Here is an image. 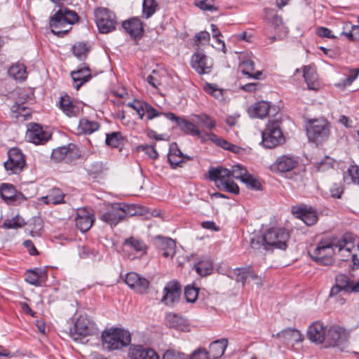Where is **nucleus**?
<instances>
[{"mask_svg": "<svg viewBox=\"0 0 359 359\" xmlns=\"http://www.w3.org/2000/svg\"><path fill=\"white\" fill-rule=\"evenodd\" d=\"M24 224V219L19 216L6 219L4 222V226L6 229H18L22 227Z\"/></svg>", "mask_w": 359, "mask_h": 359, "instance_id": "nucleus-54", "label": "nucleus"}, {"mask_svg": "<svg viewBox=\"0 0 359 359\" xmlns=\"http://www.w3.org/2000/svg\"><path fill=\"white\" fill-rule=\"evenodd\" d=\"M303 76L309 89H318V75L314 67L310 65L305 66L303 69Z\"/></svg>", "mask_w": 359, "mask_h": 359, "instance_id": "nucleus-37", "label": "nucleus"}, {"mask_svg": "<svg viewBox=\"0 0 359 359\" xmlns=\"http://www.w3.org/2000/svg\"><path fill=\"white\" fill-rule=\"evenodd\" d=\"M213 0H195V5L203 11H216L217 7L213 4Z\"/></svg>", "mask_w": 359, "mask_h": 359, "instance_id": "nucleus-55", "label": "nucleus"}, {"mask_svg": "<svg viewBox=\"0 0 359 359\" xmlns=\"http://www.w3.org/2000/svg\"><path fill=\"white\" fill-rule=\"evenodd\" d=\"M0 195L7 203H14L22 196L13 184L6 183L1 185Z\"/></svg>", "mask_w": 359, "mask_h": 359, "instance_id": "nucleus-30", "label": "nucleus"}, {"mask_svg": "<svg viewBox=\"0 0 359 359\" xmlns=\"http://www.w3.org/2000/svg\"><path fill=\"white\" fill-rule=\"evenodd\" d=\"M79 16L75 11L67 8H60L50 17L49 25L51 32L59 37H63L71 30V25L77 22Z\"/></svg>", "mask_w": 359, "mask_h": 359, "instance_id": "nucleus-4", "label": "nucleus"}, {"mask_svg": "<svg viewBox=\"0 0 359 359\" xmlns=\"http://www.w3.org/2000/svg\"><path fill=\"white\" fill-rule=\"evenodd\" d=\"M241 67L243 68L241 72L244 75H247L249 78L252 79H259L262 75L260 71H257L255 73H251L255 70V62L252 60H245L241 63Z\"/></svg>", "mask_w": 359, "mask_h": 359, "instance_id": "nucleus-41", "label": "nucleus"}, {"mask_svg": "<svg viewBox=\"0 0 359 359\" xmlns=\"http://www.w3.org/2000/svg\"><path fill=\"white\" fill-rule=\"evenodd\" d=\"M165 321L168 327L179 330H184L187 326L184 318L172 313H169L166 315Z\"/></svg>", "mask_w": 359, "mask_h": 359, "instance_id": "nucleus-38", "label": "nucleus"}, {"mask_svg": "<svg viewBox=\"0 0 359 359\" xmlns=\"http://www.w3.org/2000/svg\"><path fill=\"white\" fill-rule=\"evenodd\" d=\"M208 351L204 348H198L191 354L189 359H209Z\"/></svg>", "mask_w": 359, "mask_h": 359, "instance_id": "nucleus-63", "label": "nucleus"}, {"mask_svg": "<svg viewBox=\"0 0 359 359\" xmlns=\"http://www.w3.org/2000/svg\"><path fill=\"white\" fill-rule=\"evenodd\" d=\"M198 295V290L191 285H187L184 290V296L188 302H195Z\"/></svg>", "mask_w": 359, "mask_h": 359, "instance_id": "nucleus-56", "label": "nucleus"}, {"mask_svg": "<svg viewBox=\"0 0 359 359\" xmlns=\"http://www.w3.org/2000/svg\"><path fill=\"white\" fill-rule=\"evenodd\" d=\"M124 251L128 253V258L133 260L147 254V245L139 238L131 236L123 241Z\"/></svg>", "mask_w": 359, "mask_h": 359, "instance_id": "nucleus-11", "label": "nucleus"}, {"mask_svg": "<svg viewBox=\"0 0 359 359\" xmlns=\"http://www.w3.org/2000/svg\"><path fill=\"white\" fill-rule=\"evenodd\" d=\"M147 104V102H146L135 100L132 102H128L127 106L134 109L137 113L140 119H143L145 116V107Z\"/></svg>", "mask_w": 359, "mask_h": 359, "instance_id": "nucleus-50", "label": "nucleus"}, {"mask_svg": "<svg viewBox=\"0 0 359 359\" xmlns=\"http://www.w3.org/2000/svg\"><path fill=\"white\" fill-rule=\"evenodd\" d=\"M180 130L186 134L193 136L201 137V132L192 122L182 118L177 126Z\"/></svg>", "mask_w": 359, "mask_h": 359, "instance_id": "nucleus-40", "label": "nucleus"}, {"mask_svg": "<svg viewBox=\"0 0 359 359\" xmlns=\"http://www.w3.org/2000/svg\"><path fill=\"white\" fill-rule=\"evenodd\" d=\"M233 273L236 276V280L238 282L245 284L251 280L252 281V280L257 279L256 284L259 286L262 285L261 278L256 275L250 267L236 269L233 270Z\"/></svg>", "mask_w": 359, "mask_h": 359, "instance_id": "nucleus-28", "label": "nucleus"}, {"mask_svg": "<svg viewBox=\"0 0 359 359\" xmlns=\"http://www.w3.org/2000/svg\"><path fill=\"white\" fill-rule=\"evenodd\" d=\"M129 355L131 359H159L158 354L151 348L137 345L130 347Z\"/></svg>", "mask_w": 359, "mask_h": 359, "instance_id": "nucleus-27", "label": "nucleus"}, {"mask_svg": "<svg viewBox=\"0 0 359 359\" xmlns=\"http://www.w3.org/2000/svg\"><path fill=\"white\" fill-rule=\"evenodd\" d=\"M344 179L347 182L350 180L351 182L359 186V167L357 165H351L344 176Z\"/></svg>", "mask_w": 359, "mask_h": 359, "instance_id": "nucleus-53", "label": "nucleus"}, {"mask_svg": "<svg viewBox=\"0 0 359 359\" xmlns=\"http://www.w3.org/2000/svg\"><path fill=\"white\" fill-rule=\"evenodd\" d=\"M297 164L294 158L284 155L276 159V162L271 165V170L276 172H286L296 168Z\"/></svg>", "mask_w": 359, "mask_h": 359, "instance_id": "nucleus-26", "label": "nucleus"}, {"mask_svg": "<svg viewBox=\"0 0 359 359\" xmlns=\"http://www.w3.org/2000/svg\"><path fill=\"white\" fill-rule=\"evenodd\" d=\"M327 330L323 323L319 321L314 322L308 328L307 337L312 342L321 344L325 341Z\"/></svg>", "mask_w": 359, "mask_h": 359, "instance_id": "nucleus-24", "label": "nucleus"}, {"mask_svg": "<svg viewBox=\"0 0 359 359\" xmlns=\"http://www.w3.org/2000/svg\"><path fill=\"white\" fill-rule=\"evenodd\" d=\"M162 114V112L158 111L151 104L147 103V106L145 107V115L147 116V120H151L153 118H157Z\"/></svg>", "mask_w": 359, "mask_h": 359, "instance_id": "nucleus-62", "label": "nucleus"}, {"mask_svg": "<svg viewBox=\"0 0 359 359\" xmlns=\"http://www.w3.org/2000/svg\"><path fill=\"white\" fill-rule=\"evenodd\" d=\"M180 292V285L177 281L168 283L163 289L164 294L161 300L162 302L165 305L172 306L175 302L178 301Z\"/></svg>", "mask_w": 359, "mask_h": 359, "instance_id": "nucleus-21", "label": "nucleus"}, {"mask_svg": "<svg viewBox=\"0 0 359 359\" xmlns=\"http://www.w3.org/2000/svg\"><path fill=\"white\" fill-rule=\"evenodd\" d=\"M65 194L60 189L53 187L48 191L46 196L41 198V201L45 204L55 205L65 203Z\"/></svg>", "mask_w": 359, "mask_h": 359, "instance_id": "nucleus-31", "label": "nucleus"}, {"mask_svg": "<svg viewBox=\"0 0 359 359\" xmlns=\"http://www.w3.org/2000/svg\"><path fill=\"white\" fill-rule=\"evenodd\" d=\"M191 66L198 74H208L212 71L213 62L204 53L197 50L191 56Z\"/></svg>", "mask_w": 359, "mask_h": 359, "instance_id": "nucleus-13", "label": "nucleus"}, {"mask_svg": "<svg viewBox=\"0 0 359 359\" xmlns=\"http://www.w3.org/2000/svg\"><path fill=\"white\" fill-rule=\"evenodd\" d=\"M269 109V102L260 101L252 105L248 109V113L252 118H263L268 115Z\"/></svg>", "mask_w": 359, "mask_h": 359, "instance_id": "nucleus-36", "label": "nucleus"}, {"mask_svg": "<svg viewBox=\"0 0 359 359\" xmlns=\"http://www.w3.org/2000/svg\"><path fill=\"white\" fill-rule=\"evenodd\" d=\"M306 130L309 142L323 144L330 135V123L325 118L311 119L306 124Z\"/></svg>", "mask_w": 359, "mask_h": 359, "instance_id": "nucleus-7", "label": "nucleus"}, {"mask_svg": "<svg viewBox=\"0 0 359 359\" xmlns=\"http://www.w3.org/2000/svg\"><path fill=\"white\" fill-rule=\"evenodd\" d=\"M96 325L86 316H79L74 326L70 330V336L74 341H81L84 337L97 334Z\"/></svg>", "mask_w": 359, "mask_h": 359, "instance_id": "nucleus-9", "label": "nucleus"}, {"mask_svg": "<svg viewBox=\"0 0 359 359\" xmlns=\"http://www.w3.org/2000/svg\"><path fill=\"white\" fill-rule=\"evenodd\" d=\"M276 337L282 339L284 343L294 344L300 342L304 337L301 332L294 328H287L278 332Z\"/></svg>", "mask_w": 359, "mask_h": 359, "instance_id": "nucleus-32", "label": "nucleus"}, {"mask_svg": "<svg viewBox=\"0 0 359 359\" xmlns=\"http://www.w3.org/2000/svg\"><path fill=\"white\" fill-rule=\"evenodd\" d=\"M353 279L348 276L340 273L336 276L335 285L330 290V296L338 294L340 291L349 292Z\"/></svg>", "mask_w": 359, "mask_h": 359, "instance_id": "nucleus-29", "label": "nucleus"}, {"mask_svg": "<svg viewBox=\"0 0 359 359\" xmlns=\"http://www.w3.org/2000/svg\"><path fill=\"white\" fill-rule=\"evenodd\" d=\"M266 18L271 23V25L273 27L275 32L278 36L285 34L287 33V31L283 24L282 18L278 15L274 11L266 10Z\"/></svg>", "mask_w": 359, "mask_h": 359, "instance_id": "nucleus-35", "label": "nucleus"}, {"mask_svg": "<svg viewBox=\"0 0 359 359\" xmlns=\"http://www.w3.org/2000/svg\"><path fill=\"white\" fill-rule=\"evenodd\" d=\"M194 116L202 126L209 130H212L216 126V121L206 114H197L194 115Z\"/></svg>", "mask_w": 359, "mask_h": 359, "instance_id": "nucleus-52", "label": "nucleus"}, {"mask_svg": "<svg viewBox=\"0 0 359 359\" xmlns=\"http://www.w3.org/2000/svg\"><path fill=\"white\" fill-rule=\"evenodd\" d=\"M26 137L35 144H43L49 140L50 135L40 125L32 123L27 131Z\"/></svg>", "mask_w": 359, "mask_h": 359, "instance_id": "nucleus-19", "label": "nucleus"}, {"mask_svg": "<svg viewBox=\"0 0 359 359\" xmlns=\"http://www.w3.org/2000/svg\"><path fill=\"white\" fill-rule=\"evenodd\" d=\"M354 248V238L350 233H344L341 238L322 240L311 254V258L325 266L332 265L334 262V255L337 252L341 254L342 259L350 255Z\"/></svg>", "mask_w": 359, "mask_h": 359, "instance_id": "nucleus-1", "label": "nucleus"}, {"mask_svg": "<svg viewBox=\"0 0 359 359\" xmlns=\"http://www.w3.org/2000/svg\"><path fill=\"white\" fill-rule=\"evenodd\" d=\"M155 245L164 257H173L176 248L174 240L168 237L158 236L155 238Z\"/></svg>", "mask_w": 359, "mask_h": 359, "instance_id": "nucleus-22", "label": "nucleus"}, {"mask_svg": "<svg viewBox=\"0 0 359 359\" xmlns=\"http://www.w3.org/2000/svg\"><path fill=\"white\" fill-rule=\"evenodd\" d=\"M94 13L96 25L101 33L107 34L115 29L116 20L113 12L106 8H98Z\"/></svg>", "mask_w": 359, "mask_h": 359, "instance_id": "nucleus-10", "label": "nucleus"}, {"mask_svg": "<svg viewBox=\"0 0 359 359\" xmlns=\"http://www.w3.org/2000/svg\"><path fill=\"white\" fill-rule=\"evenodd\" d=\"M121 141V135L118 133H113L107 135L106 144L111 147L117 148L119 147Z\"/></svg>", "mask_w": 359, "mask_h": 359, "instance_id": "nucleus-58", "label": "nucleus"}, {"mask_svg": "<svg viewBox=\"0 0 359 359\" xmlns=\"http://www.w3.org/2000/svg\"><path fill=\"white\" fill-rule=\"evenodd\" d=\"M12 112L16 114L15 117L20 118L22 117L23 120H28L31 117L29 109L25 107L22 104L16 103L12 107Z\"/></svg>", "mask_w": 359, "mask_h": 359, "instance_id": "nucleus-47", "label": "nucleus"}, {"mask_svg": "<svg viewBox=\"0 0 359 359\" xmlns=\"http://www.w3.org/2000/svg\"><path fill=\"white\" fill-rule=\"evenodd\" d=\"M72 53L78 59L83 60L86 57L88 49L86 43L79 42L72 46Z\"/></svg>", "mask_w": 359, "mask_h": 359, "instance_id": "nucleus-51", "label": "nucleus"}, {"mask_svg": "<svg viewBox=\"0 0 359 359\" xmlns=\"http://www.w3.org/2000/svg\"><path fill=\"white\" fill-rule=\"evenodd\" d=\"M59 107L69 118L78 116L82 109L81 105L73 101L68 95L60 97Z\"/></svg>", "mask_w": 359, "mask_h": 359, "instance_id": "nucleus-20", "label": "nucleus"}, {"mask_svg": "<svg viewBox=\"0 0 359 359\" xmlns=\"http://www.w3.org/2000/svg\"><path fill=\"white\" fill-rule=\"evenodd\" d=\"M228 345V340L225 338L215 340L212 342L208 351L210 358L217 359L223 355Z\"/></svg>", "mask_w": 359, "mask_h": 359, "instance_id": "nucleus-34", "label": "nucleus"}, {"mask_svg": "<svg viewBox=\"0 0 359 359\" xmlns=\"http://www.w3.org/2000/svg\"><path fill=\"white\" fill-rule=\"evenodd\" d=\"M229 172L231 179L234 178L239 180L241 182L245 178V175H247L248 173L247 169L240 164L232 165L231 168L229 170Z\"/></svg>", "mask_w": 359, "mask_h": 359, "instance_id": "nucleus-48", "label": "nucleus"}, {"mask_svg": "<svg viewBox=\"0 0 359 359\" xmlns=\"http://www.w3.org/2000/svg\"><path fill=\"white\" fill-rule=\"evenodd\" d=\"M107 168L102 162H94L89 165L88 172L93 178H97L104 174Z\"/></svg>", "mask_w": 359, "mask_h": 359, "instance_id": "nucleus-46", "label": "nucleus"}, {"mask_svg": "<svg viewBox=\"0 0 359 359\" xmlns=\"http://www.w3.org/2000/svg\"><path fill=\"white\" fill-rule=\"evenodd\" d=\"M314 166L317 171H325L332 168L330 158L328 156L325 157L320 161L314 163Z\"/></svg>", "mask_w": 359, "mask_h": 359, "instance_id": "nucleus-59", "label": "nucleus"}, {"mask_svg": "<svg viewBox=\"0 0 359 359\" xmlns=\"http://www.w3.org/2000/svg\"><path fill=\"white\" fill-rule=\"evenodd\" d=\"M192 159L193 157L182 152L177 143L172 142L170 145L168 160L172 169L182 168L187 161Z\"/></svg>", "mask_w": 359, "mask_h": 359, "instance_id": "nucleus-15", "label": "nucleus"}, {"mask_svg": "<svg viewBox=\"0 0 359 359\" xmlns=\"http://www.w3.org/2000/svg\"><path fill=\"white\" fill-rule=\"evenodd\" d=\"M8 160L4 163V168L6 170L11 171V174H17L22 171L25 165V158L22 151L13 147L8 151Z\"/></svg>", "mask_w": 359, "mask_h": 359, "instance_id": "nucleus-12", "label": "nucleus"}, {"mask_svg": "<svg viewBox=\"0 0 359 359\" xmlns=\"http://www.w3.org/2000/svg\"><path fill=\"white\" fill-rule=\"evenodd\" d=\"M94 215L86 208L78 210L75 222L76 227L82 232H86L92 226Z\"/></svg>", "mask_w": 359, "mask_h": 359, "instance_id": "nucleus-23", "label": "nucleus"}, {"mask_svg": "<svg viewBox=\"0 0 359 359\" xmlns=\"http://www.w3.org/2000/svg\"><path fill=\"white\" fill-rule=\"evenodd\" d=\"M195 269L197 273L200 276H208L210 274L213 270L212 262L208 257H203L195 264Z\"/></svg>", "mask_w": 359, "mask_h": 359, "instance_id": "nucleus-39", "label": "nucleus"}, {"mask_svg": "<svg viewBox=\"0 0 359 359\" xmlns=\"http://www.w3.org/2000/svg\"><path fill=\"white\" fill-rule=\"evenodd\" d=\"M100 125L97 122L83 118L80 120L79 128L85 134H91L99 129Z\"/></svg>", "mask_w": 359, "mask_h": 359, "instance_id": "nucleus-43", "label": "nucleus"}, {"mask_svg": "<svg viewBox=\"0 0 359 359\" xmlns=\"http://www.w3.org/2000/svg\"><path fill=\"white\" fill-rule=\"evenodd\" d=\"M124 281L128 287L140 294L146 293L150 284L147 278L135 272L128 273Z\"/></svg>", "mask_w": 359, "mask_h": 359, "instance_id": "nucleus-17", "label": "nucleus"}, {"mask_svg": "<svg viewBox=\"0 0 359 359\" xmlns=\"http://www.w3.org/2000/svg\"><path fill=\"white\" fill-rule=\"evenodd\" d=\"M102 345L109 351L120 350L131 342L130 333L122 328H110L102 334Z\"/></svg>", "mask_w": 359, "mask_h": 359, "instance_id": "nucleus-5", "label": "nucleus"}, {"mask_svg": "<svg viewBox=\"0 0 359 359\" xmlns=\"http://www.w3.org/2000/svg\"><path fill=\"white\" fill-rule=\"evenodd\" d=\"M242 182H243L248 188L252 190H262V187L259 178L250 174L249 172L247 174V175H245Z\"/></svg>", "mask_w": 359, "mask_h": 359, "instance_id": "nucleus-45", "label": "nucleus"}, {"mask_svg": "<svg viewBox=\"0 0 359 359\" xmlns=\"http://www.w3.org/2000/svg\"><path fill=\"white\" fill-rule=\"evenodd\" d=\"M316 34L320 37H325L328 39L336 38L330 29L324 27H318L316 30Z\"/></svg>", "mask_w": 359, "mask_h": 359, "instance_id": "nucleus-64", "label": "nucleus"}, {"mask_svg": "<svg viewBox=\"0 0 359 359\" xmlns=\"http://www.w3.org/2000/svg\"><path fill=\"white\" fill-rule=\"evenodd\" d=\"M292 212L307 226H312L318 221L317 212L311 206L306 205H295L292 208Z\"/></svg>", "mask_w": 359, "mask_h": 359, "instance_id": "nucleus-14", "label": "nucleus"}, {"mask_svg": "<svg viewBox=\"0 0 359 359\" xmlns=\"http://www.w3.org/2000/svg\"><path fill=\"white\" fill-rule=\"evenodd\" d=\"M8 74L15 80L24 81L27 78L26 67L22 63H16L9 68Z\"/></svg>", "mask_w": 359, "mask_h": 359, "instance_id": "nucleus-42", "label": "nucleus"}, {"mask_svg": "<svg viewBox=\"0 0 359 359\" xmlns=\"http://www.w3.org/2000/svg\"><path fill=\"white\" fill-rule=\"evenodd\" d=\"M203 90L206 93L211 95L218 100H222L224 99L223 90L219 88L215 84L206 83Z\"/></svg>", "mask_w": 359, "mask_h": 359, "instance_id": "nucleus-49", "label": "nucleus"}, {"mask_svg": "<svg viewBox=\"0 0 359 359\" xmlns=\"http://www.w3.org/2000/svg\"><path fill=\"white\" fill-rule=\"evenodd\" d=\"M122 27L133 39L140 38L143 35V23L138 18L134 17L123 21Z\"/></svg>", "mask_w": 359, "mask_h": 359, "instance_id": "nucleus-25", "label": "nucleus"}, {"mask_svg": "<svg viewBox=\"0 0 359 359\" xmlns=\"http://www.w3.org/2000/svg\"><path fill=\"white\" fill-rule=\"evenodd\" d=\"M143 214L142 208L135 204L115 203L111 204L100 215V219L112 227L116 226L127 217L142 215Z\"/></svg>", "mask_w": 359, "mask_h": 359, "instance_id": "nucleus-3", "label": "nucleus"}, {"mask_svg": "<svg viewBox=\"0 0 359 359\" xmlns=\"http://www.w3.org/2000/svg\"><path fill=\"white\" fill-rule=\"evenodd\" d=\"M262 144L268 149L274 148L285 142V137L278 120L269 121L262 132Z\"/></svg>", "mask_w": 359, "mask_h": 359, "instance_id": "nucleus-8", "label": "nucleus"}, {"mask_svg": "<svg viewBox=\"0 0 359 359\" xmlns=\"http://www.w3.org/2000/svg\"><path fill=\"white\" fill-rule=\"evenodd\" d=\"M158 4L156 0H143L142 3V16L148 19L151 18L156 12Z\"/></svg>", "mask_w": 359, "mask_h": 359, "instance_id": "nucleus-44", "label": "nucleus"}, {"mask_svg": "<svg viewBox=\"0 0 359 359\" xmlns=\"http://www.w3.org/2000/svg\"><path fill=\"white\" fill-rule=\"evenodd\" d=\"M208 177L221 191L235 194L239 193V187L231 179L229 169L222 166L211 167L208 171Z\"/></svg>", "mask_w": 359, "mask_h": 359, "instance_id": "nucleus-6", "label": "nucleus"}, {"mask_svg": "<svg viewBox=\"0 0 359 359\" xmlns=\"http://www.w3.org/2000/svg\"><path fill=\"white\" fill-rule=\"evenodd\" d=\"M71 76L75 83L74 88L78 90L81 86L91 79L90 69L89 67L84 66L76 71L72 72Z\"/></svg>", "mask_w": 359, "mask_h": 359, "instance_id": "nucleus-33", "label": "nucleus"}, {"mask_svg": "<svg viewBox=\"0 0 359 359\" xmlns=\"http://www.w3.org/2000/svg\"><path fill=\"white\" fill-rule=\"evenodd\" d=\"M163 359H189V357L173 350H168L164 353Z\"/></svg>", "mask_w": 359, "mask_h": 359, "instance_id": "nucleus-60", "label": "nucleus"}, {"mask_svg": "<svg viewBox=\"0 0 359 359\" xmlns=\"http://www.w3.org/2000/svg\"><path fill=\"white\" fill-rule=\"evenodd\" d=\"M325 341L330 346H343L347 341L346 330L339 325H332L327 330Z\"/></svg>", "mask_w": 359, "mask_h": 359, "instance_id": "nucleus-16", "label": "nucleus"}, {"mask_svg": "<svg viewBox=\"0 0 359 359\" xmlns=\"http://www.w3.org/2000/svg\"><path fill=\"white\" fill-rule=\"evenodd\" d=\"M138 149L144 151L151 158L154 160L158 157V154L156 150L154 145H140L138 147Z\"/></svg>", "mask_w": 359, "mask_h": 359, "instance_id": "nucleus-61", "label": "nucleus"}, {"mask_svg": "<svg viewBox=\"0 0 359 359\" xmlns=\"http://www.w3.org/2000/svg\"><path fill=\"white\" fill-rule=\"evenodd\" d=\"M39 271V270L37 269L28 271L26 275L25 280L31 285H39V279L41 277Z\"/></svg>", "mask_w": 359, "mask_h": 359, "instance_id": "nucleus-57", "label": "nucleus"}, {"mask_svg": "<svg viewBox=\"0 0 359 359\" xmlns=\"http://www.w3.org/2000/svg\"><path fill=\"white\" fill-rule=\"evenodd\" d=\"M80 156L78 149L73 144H69L68 146H63L57 147L53 150L51 154L52 160L55 162H60L62 160L67 158L72 160L73 158H78Z\"/></svg>", "mask_w": 359, "mask_h": 359, "instance_id": "nucleus-18", "label": "nucleus"}, {"mask_svg": "<svg viewBox=\"0 0 359 359\" xmlns=\"http://www.w3.org/2000/svg\"><path fill=\"white\" fill-rule=\"evenodd\" d=\"M290 235L285 229L271 228L266 231L262 236H252L250 238V245L256 250H285Z\"/></svg>", "mask_w": 359, "mask_h": 359, "instance_id": "nucleus-2", "label": "nucleus"}]
</instances>
